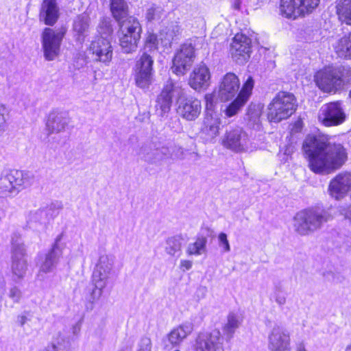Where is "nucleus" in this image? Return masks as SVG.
I'll return each mask as SVG.
<instances>
[{"instance_id": "5", "label": "nucleus", "mask_w": 351, "mask_h": 351, "mask_svg": "<svg viewBox=\"0 0 351 351\" xmlns=\"http://www.w3.org/2000/svg\"><path fill=\"white\" fill-rule=\"evenodd\" d=\"M32 176L23 171L7 169L0 174V197H14L32 184Z\"/></svg>"}, {"instance_id": "53", "label": "nucleus", "mask_w": 351, "mask_h": 351, "mask_svg": "<svg viewBox=\"0 0 351 351\" xmlns=\"http://www.w3.org/2000/svg\"><path fill=\"white\" fill-rule=\"evenodd\" d=\"M181 33V29L180 27L178 24H173L168 29L167 34L169 35V36L171 37L172 39H173L174 37L178 36Z\"/></svg>"}, {"instance_id": "2", "label": "nucleus", "mask_w": 351, "mask_h": 351, "mask_svg": "<svg viewBox=\"0 0 351 351\" xmlns=\"http://www.w3.org/2000/svg\"><path fill=\"white\" fill-rule=\"evenodd\" d=\"M114 263L112 255H101L93 274V285L85 291L86 308L92 310L94 304L102 295L103 289L108 283Z\"/></svg>"}, {"instance_id": "57", "label": "nucleus", "mask_w": 351, "mask_h": 351, "mask_svg": "<svg viewBox=\"0 0 351 351\" xmlns=\"http://www.w3.org/2000/svg\"><path fill=\"white\" fill-rule=\"evenodd\" d=\"M295 351H306L305 344L303 341L296 343Z\"/></svg>"}, {"instance_id": "48", "label": "nucleus", "mask_w": 351, "mask_h": 351, "mask_svg": "<svg viewBox=\"0 0 351 351\" xmlns=\"http://www.w3.org/2000/svg\"><path fill=\"white\" fill-rule=\"evenodd\" d=\"M6 108L4 105L0 104V137L3 134L7 128L5 114Z\"/></svg>"}, {"instance_id": "11", "label": "nucleus", "mask_w": 351, "mask_h": 351, "mask_svg": "<svg viewBox=\"0 0 351 351\" xmlns=\"http://www.w3.org/2000/svg\"><path fill=\"white\" fill-rule=\"evenodd\" d=\"M319 3V0H281L280 10L286 17L295 19L311 12Z\"/></svg>"}, {"instance_id": "49", "label": "nucleus", "mask_w": 351, "mask_h": 351, "mask_svg": "<svg viewBox=\"0 0 351 351\" xmlns=\"http://www.w3.org/2000/svg\"><path fill=\"white\" fill-rule=\"evenodd\" d=\"M8 296L14 302L18 303L22 297V292L17 286H13L9 291Z\"/></svg>"}, {"instance_id": "54", "label": "nucleus", "mask_w": 351, "mask_h": 351, "mask_svg": "<svg viewBox=\"0 0 351 351\" xmlns=\"http://www.w3.org/2000/svg\"><path fill=\"white\" fill-rule=\"evenodd\" d=\"M170 143L171 142L167 143L164 145L160 144V147L161 149V151L165 156V159H169L170 156Z\"/></svg>"}, {"instance_id": "63", "label": "nucleus", "mask_w": 351, "mask_h": 351, "mask_svg": "<svg viewBox=\"0 0 351 351\" xmlns=\"http://www.w3.org/2000/svg\"><path fill=\"white\" fill-rule=\"evenodd\" d=\"M20 239V237L19 236H16V239Z\"/></svg>"}, {"instance_id": "16", "label": "nucleus", "mask_w": 351, "mask_h": 351, "mask_svg": "<svg viewBox=\"0 0 351 351\" xmlns=\"http://www.w3.org/2000/svg\"><path fill=\"white\" fill-rule=\"evenodd\" d=\"M62 246L63 243H55L52 249L41 258L37 275L38 280H44L47 274L55 270L63 253Z\"/></svg>"}, {"instance_id": "58", "label": "nucleus", "mask_w": 351, "mask_h": 351, "mask_svg": "<svg viewBox=\"0 0 351 351\" xmlns=\"http://www.w3.org/2000/svg\"><path fill=\"white\" fill-rule=\"evenodd\" d=\"M219 241H228L227 235L223 232H221L218 237Z\"/></svg>"}, {"instance_id": "35", "label": "nucleus", "mask_w": 351, "mask_h": 351, "mask_svg": "<svg viewBox=\"0 0 351 351\" xmlns=\"http://www.w3.org/2000/svg\"><path fill=\"white\" fill-rule=\"evenodd\" d=\"M153 64L154 59L151 54L144 51L136 61L134 70L154 73Z\"/></svg>"}, {"instance_id": "12", "label": "nucleus", "mask_w": 351, "mask_h": 351, "mask_svg": "<svg viewBox=\"0 0 351 351\" xmlns=\"http://www.w3.org/2000/svg\"><path fill=\"white\" fill-rule=\"evenodd\" d=\"M341 105L340 101L323 105L319 111V121L327 127L341 124L346 118Z\"/></svg>"}, {"instance_id": "6", "label": "nucleus", "mask_w": 351, "mask_h": 351, "mask_svg": "<svg viewBox=\"0 0 351 351\" xmlns=\"http://www.w3.org/2000/svg\"><path fill=\"white\" fill-rule=\"evenodd\" d=\"M298 107L295 97L288 92H279L267 106V119L278 123L291 117Z\"/></svg>"}, {"instance_id": "61", "label": "nucleus", "mask_w": 351, "mask_h": 351, "mask_svg": "<svg viewBox=\"0 0 351 351\" xmlns=\"http://www.w3.org/2000/svg\"><path fill=\"white\" fill-rule=\"evenodd\" d=\"M25 319H26V318L25 317H21V324L22 326L25 324Z\"/></svg>"}, {"instance_id": "9", "label": "nucleus", "mask_w": 351, "mask_h": 351, "mask_svg": "<svg viewBox=\"0 0 351 351\" xmlns=\"http://www.w3.org/2000/svg\"><path fill=\"white\" fill-rule=\"evenodd\" d=\"M184 95L182 82L169 80L156 99V108L159 115L162 117L169 111L173 98L177 99L179 104L180 100L184 99Z\"/></svg>"}, {"instance_id": "7", "label": "nucleus", "mask_w": 351, "mask_h": 351, "mask_svg": "<svg viewBox=\"0 0 351 351\" xmlns=\"http://www.w3.org/2000/svg\"><path fill=\"white\" fill-rule=\"evenodd\" d=\"M240 80L234 73H227L221 79L217 91L213 94H208L205 96L206 108L211 110L215 103V97L217 96L221 101L231 100L238 95L240 88Z\"/></svg>"}, {"instance_id": "39", "label": "nucleus", "mask_w": 351, "mask_h": 351, "mask_svg": "<svg viewBox=\"0 0 351 351\" xmlns=\"http://www.w3.org/2000/svg\"><path fill=\"white\" fill-rule=\"evenodd\" d=\"M119 45L124 53H132L137 49V45L139 40H134L133 36L125 35H119Z\"/></svg>"}, {"instance_id": "15", "label": "nucleus", "mask_w": 351, "mask_h": 351, "mask_svg": "<svg viewBox=\"0 0 351 351\" xmlns=\"http://www.w3.org/2000/svg\"><path fill=\"white\" fill-rule=\"evenodd\" d=\"M11 271L12 280L16 282L23 280L26 275L27 263L23 243H14L12 247Z\"/></svg>"}, {"instance_id": "64", "label": "nucleus", "mask_w": 351, "mask_h": 351, "mask_svg": "<svg viewBox=\"0 0 351 351\" xmlns=\"http://www.w3.org/2000/svg\"><path fill=\"white\" fill-rule=\"evenodd\" d=\"M175 351H180V350H175Z\"/></svg>"}, {"instance_id": "41", "label": "nucleus", "mask_w": 351, "mask_h": 351, "mask_svg": "<svg viewBox=\"0 0 351 351\" xmlns=\"http://www.w3.org/2000/svg\"><path fill=\"white\" fill-rule=\"evenodd\" d=\"M170 154L169 159L183 160L185 158V150L181 146L171 142Z\"/></svg>"}, {"instance_id": "23", "label": "nucleus", "mask_w": 351, "mask_h": 351, "mask_svg": "<svg viewBox=\"0 0 351 351\" xmlns=\"http://www.w3.org/2000/svg\"><path fill=\"white\" fill-rule=\"evenodd\" d=\"M89 49L96 61L108 64L112 60V45L110 42L104 36L92 41Z\"/></svg>"}, {"instance_id": "56", "label": "nucleus", "mask_w": 351, "mask_h": 351, "mask_svg": "<svg viewBox=\"0 0 351 351\" xmlns=\"http://www.w3.org/2000/svg\"><path fill=\"white\" fill-rule=\"evenodd\" d=\"M81 325L82 323L79 321L72 326L71 330L73 336H77L79 335L81 330Z\"/></svg>"}, {"instance_id": "31", "label": "nucleus", "mask_w": 351, "mask_h": 351, "mask_svg": "<svg viewBox=\"0 0 351 351\" xmlns=\"http://www.w3.org/2000/svg\"><path fill=\"white\" fill-rule=\"evenodd\" d=\"M333 47L339 57L351 59V32L338 39Z\"/></svg>"}, {"instance_id": "27", "label": "nucleus", "mask_w": 351, "mask_h": 351, "mask_svg": "<svg viewBox=\"0 0 351 351\" xmlns=\"http://www.w3.org/2000/svg\"><path fill=\"white\" fill-rule=\"evenodd\" d=\"M119 23V35H125V34L133 36L134 40H140L142 29L138 21L136 18L129 16Z\"/></svg>"}, {"instance_id": "32", "label": "nucleus", "mask_w": 351, "mask_h": 351, "mask_svg": "<svg viewBox=\"0 0 351 351\" xmlns=\"http://www.w3.org/2000/svg\"><path fill=\"white\" fill-rule=\"evenodd\" d=\"M336 8L339 19L351 25V0H337Z\"/></svg>"}, {"instance_id": "14", "label": "nucleus", "mask_w": 351, "mask_h": 351, "mask_svg": "<svg viewBox=\"0 0 351 351\" xmlns=\"http://www.w3.org/2000/svg\"><path fill=\"white\" fill-rule=\"evenodd\" d=\"M222 145L233 152H244L249 149L247 135L240 128L227 130L222 138Z\"/></svg>"}, {"instance_id": "10", "label": "nucleus", "mask_w": 351, "mask_h": 351, "mask_svg": "<svg viewBox=\"0 0 351 351\" xmlns=\"http://www.w3.org/2000/svg\"><path fill=\"white\" fill-rule=\"evenodd\" d=\"M53 206V205L51 204L49 206L30 211L27 217L25 228L38 235L45 233L50 221L53 217L51 213Z\"/></svg>"}, {"instance_id": "21", "label": "nucleus", "mask_w": 351, "mask_h": 351, "mask_svg": "<svg viewBox=\"0 0 351 351\" xmlns=\"http://www.w3.org/2000/svg\"><path fill=\"white\" fill-rule=\"evenodd\" d=\"M221 120L213 112L205 115L199 130V137L205 143H215L219 134Z\"/></svg>"}, {"instance_id": "42", "label": "nucleus", "mask_w": 351, "mask_h": 351, "mask_svg": "<svg viewBox=\"0 0 351 351\" xmlns=\"http://www.w3.org/2000/svg\"><path fill=\"white\" fill-rule=\"evenodd\" d=\"M273 298H274L276 302L280 306L284 305L286 303V294L280 283L275 285Z\"/></svg>"}, {"instance_id": "13", "label": "nucleus", "mask_w": 351, "mask_h": 351, "mask_svg": "<svg viewBox=\"0 0 351 351\" xmlns=\"http://www.w3.org/2000/svg\"><path fill=\"white\" fill-rule=\"evenodd\" d=\"M195 59V49L191 43L183 44L173 60V72L183 75L190 69Z\"/></svg>"}, {"instance_id": "33", "label": "nucleus", "mask_w": 351, "mask_h": 351, "mask_svg": "<svg viewBox=\"0 0 351 351\" xmlns=\"http://www.w3.org/2000/svg\"><path fill=\"white\" fill-rule=\"evenodd\" d=\"M241 320L237 315L231 313L228 316V322L223 328L227 341L230 340L235 330L239 327Z\"/></svg>"}, {"instance_id": "45", "label": "nucleus", "mask_w": 351, "mask_h": 351, "mask_svg": "<svg viewBox=\"0 0 351 351\" xmlns=\"http://www.w3.org/2000/svg\"><path fill=\"white\" fill-rule=\"evenodd\" d=\"M162 14V9L160 6L152 5L147 9L146 12V19L151 21L152 20L159 19Z\"/></svg>"}, {"instance_id": "38", "label": "nucleus", "mask_w": 351, "mask_h": 351, "mask_svg": "<svg viewBox=\"0 0 351 351\" xmlns=\"http://www.w3.org/2000/svg\"><path fill=\"white\" fill-rule=\"evenodd\" d=\"M263 105L259 104H251L247 109L249 121L252 122L253 127H259L261 123V116L263 112Z\"/></svg>"}, {"instance_id": "22", "label": "nucleus", "mask_w": 351, "mask_h": 351, "mask_svg": "<svg viewBox=\"0 0 351 351\" xmlns=\"http://www.w3.org/2000/svg\"><path fill=\"white\" fill-rule=\"evenodd\" d=\"M351 190V173L342 172L337 175L330 182V195L339 199L344 197Z\"/></svg>"}, {"instance_id": "4", "label": "nucleus", "mask_w": 351, "mask_h": 351, "mask_svg": "<svg viewBox=\"0 0 351 351\" xmlns=\"http://www.w3.org/2000/svg\"><path fill=\"white\" fill-rule=\"evenodd\" d=\"M330 217L328 212L323 209H304L293 217V228L300 235H309L320 229Z\"/></svg>"}, {"instance_id": "51", "label": "nucleus", "mask_w": 351, "mask_h": 351, "mask_svg": "<svg viewBox=\"0 0 351 351\" xmlns=\"http://www.w3.org/2000/svg\"><path fill=\"white\" fill-rule=\"evenodd\" d=\"M138 346H139V348H138V351H151V349H152L151 339L146 337L141 338Z\"/></svg>"}, {"instance_id": "19", "label": "nucleus", "mask_w": 351, "mask_h": 351, "mask_svg": "<svg viewBox=\"0 0 351 351\" xmlns=\"http://www.w3.org/2000/svg\"><path fill=\"white\" fill-rule=\"evenodd\" d=\"M290 334L280 326H275L268 337L269 351H291Z\"/></svg>"}, {"instance_id": "25", "label": "nucleus", "mask_w": 351, "mask_h": 351, "mask_svg": "<svg viewBox=\"0 0 351 351\" xmlns=\"http://www.w3.org/2000/svg\"><path fill=\"white\" fill-rule=\"evenodd\" d=\"M210 73L205 64L195 67L190 75L189 84L190 86L197 91L206 89L210 85Z\"/></svg>"}, {"instance_id": "52", "label": "nucleus", "mask_w": 351, "mask_h": 351, "mask_svg": "<svg viewBox=\"0 0 351 351\" xmlns=\"http://www.w3.org/2000/svg\"><path fill=\"white\" fill-rule=\"evenodd\" d=\"M201 234L202 237V241H206L208 239L213 240L215 239V237L213 230L208 227L202 228Z\"/></svg>"}, {"instance_id": "26", "label": "nucleus", "mask_w": 351, "mask_h": 351, "mask_svg": "<svg viewBox=\"0 0 351 351\" xmlns=\"http://www.w3.org/2000/svg\"><path fill=\"white\" fill-rule=\"evenodd\" d=\"M59 16L60 10L56 0H43L40 9V21L47 25L53 26Z\"/></svg>"}, {"instance_id": "46", "label": "nucleus", "mask_w": 351, "mask_h": 351, "mask_svg": "<svg viewBox=\"0 0 351 351\" xmlns=\"http://www.w3.org/2000/svg\"><path fill=\"white\" fill-rule=\"evenodd\" d=\"M152 164H156L160 161L165 160V156L160 147V143L155 142L154 147V153L152 157Z\"/></svg>"}, {"instance_id": "28", "label": "nucleus", "mask_w": 351, "mask_h": 351, "mask_svg": "<svg viewBox=\"0 0 351 351\" xmlns=\"http://www.w3.org/2000/svg\"><path fill=\"white\" fill-rule=\"evenodd\" d=\"M68 124V119L63 112H52L49 114L46 128L49 133L63 131Z\"/></svg>"}, {"instance_id": "60", "label": "nucleus", "mask_w": 351, "mask_h": 351, "mask_svg": "<svg viewBox=\"0 0 351 351\" xmlns=\"http://www.w3.org/2000/svg\"><path fill=\"white\" fill-rule=\"evenodd\" d=\"M241 3V0H234L233 5L234 9L239 10L240 8Z\"/></svg>"}, {"instance_id": "44", "label": "nucleus", "mask_w": 351, "mask_h": 351, "mask_svg": "<svg viewBox=\"0 0 351 351\" xmlns=\"http://www.w3.org/2000/svg\"><path fill=\"white\" fill-rule=\"evenodd\" d=\"M158 45L157 36L154 34H149L145 40V51L150 53L154 51Z\"/></svg>"}, {"instance_id": "18", "label": "nucleus", "mask_w": 351, "mask_h": 351, "mask_svg": "<svg viewBox=\"0 0 351 351\" xmlns=\"http://www.w3.org/2000/svg\"><path fill=\"white\" fill-rule=\"evenodd\" d=\"M195 351H223V338L218 330L199 333L196 339Z\"/></svg>"}, {"instance_id": "47", "label": "nucleus", "mask_w": 351, "mask_h": 351, "mask_svg": "<svg viewBox=\"0 0 351 351\" xmlns=\"http://www.w3.org/2000/svg\"><path fill=\"white\" fill-rule=\"evenodd\" d=\"M99 32L102 34L101 36H108L112 33V28L110 21L108 19L103 20L99 24Z\"/></svg>"}, {"instance_id": "40", "label": "nucleus", "mask_w": 351, "mask_h": 351, "mask_svg": "<svg viewBox=\"0 0 351 351\" xmlns=\"http://www.w3.org/2000/svg\"><path fill=\"white\" fill-rule=\"evenodd\" d=\"M154 143L155 142H147L141 145L137 152V154L141 159L151 163L152 154L154 153Z\"/></svg>"}, {"instance_id": "20", "label": "nucleus", "mask_w": 351, "mask_h": 351, "mask_svg": "<svg viewBox=\"0 0 351 351\" xmlns=\"http://www.w3.org/2000/svg\"><path fill=\"white\" fill-rule=\"evenodd\" d=\"M230 53L237 62H246L250 56L251 39L243 34H236L230 45Z\"/></svg>"}, {"instance_id": "43", "label": "nucleus", "mask_w": 351, "mask_h": 351, "mask_svg": "<svg viewBox=\"0 0 351 351\" xmlns=\"http://www.w3.org/2000/svg\"><path fill=\"white\" fill-rule=\"evenodd\" d=\"M206 243H191L187 252L190 255H201L206 252Z\"/></svg>"}, {"instance_id": "55", "label": "nucleus", "mask_w": 351, "mask_h": 351, "mask_svg": "<svg viewBox=\"0 0 351 351\" xmlns=\"http://www.w3.org/2000/svg\"><path fill=\"white\" fill-rule=\"evenodd\" d=\"M192 265H193V263L191 261H187V260H181L180 261V269L182 270L183 271L189 270L192 267Z\"/></svg>"}, {"instance_id": "59", "label": "nucleus", "mask_w": 351, "mask_h": 351, "mask_svg": "<svg viewBox=\"0 0 351 351\" xmlns=\"http://www.w3.org/2000/svg\"><path fill=\"white\" fill-rule=\"evenodd\" d=\"M222 243V248L224 252H228L230 250V245L229 243Z\"/></svg>"}, {"instance_id": "37", "label": "nucleus", "mask_w": 351, "mask_h": 351, "mask_svg": "<svg viewBox=\"0 0 351 351\" xmlns=\"http://www.w3.org/2000/svg\"><path fill=\"white\" fill-rule=\"evenodd\" d=\"M70 346V337L60 333L51 345L47 346L43 351H68Z\"/></svg>"}, {"instance_id": "17", "label": "nucleus", "mask_w": 351, "mask_h": 351, "mask_svg": "<svg viewBox=\"0 0 351 351\" xmlns=\"http://www.w3.org/2000/svg\"><path fill=\"white\" fill-rule=\"evenodd\" d=\"M254 86V80L252 76H248L243 83L237 97L224 110L226 117H231L237 114L249 100L252 89Z\"/></svg>"}, {"instance_id": "50", "label": "nucleus", "mask_w": 351, "mask_h": 351, "mask_svg": "<svg viewBox=\"0 0 351 351\" xmlns=\"http://www.w3.org/2000/svg\"><path fill=\"white\" fill-rule=\"evenodd\" d=\"M167 252L171 255L176 256L179 253L180 250V243H167V246H166Z\"/></svg>"}, {"instance_id": "34", "label": "nucleus", "mask_w": 351, "mask_h": 351, "mask_svg": "<svg viewBox=\"0 0 351 351\" xmlns=\"http://www.w3.org/2000/svg\"><path fill=\"white\" fill-rule=\"evenodd\" d=\"M110 9L114 18L119 23L128 18V7L124 0H112Z\"/></svg>"}, {"instance_id": "1", "label": "nucleus", "mask_w": 351, "mask_h": 351, "mask_svg": "<svg viewBox=\"0 0 351 351\" xmlns=\"http://www.w3.org/2000/svg\"><path fill=\"white\" fill-rule=\"evenodd\" d=\"M304 152L310 169L315 173L329 174L339 169L348 160L346 149L341 143H332L324 136L306 137Z\"/></svg>"}, {"instance_id": "8", "label": "nucleus", "mask_w": 351, "mask_h": 351, "mask_svg": "<svg viewBox=\"0 0 351 351\" xmlns=\"http://www.w3.org/2000/svg\"><path fill=\"white\" fill-rule=\"evenodd\" d=\"M66 32V29L64 27L57 29L45 27L43 29L41 43L44 57L47 60H53L59 55L60 45Z\"/></svg>"}, {"instance_id": "3", "label": "nucleus", "mask_w": 351, "mask_h": 351, "mask_svg": "<svg viewBox=\"0 0 351 351\" xmlns=\"http://www.w3.org/2000/svg\"><path fill=\"white\" fill-rule=\"evenodd\" d=\"M315 81L324 92H336L351 82V69L343 66L326 67L315 74Z\"/></svg>"}, {"instance_id": "36", "label": "nucleus", "mask_w": 351, "mask_h": 351, "mask_svg": "<svg viewBox=\"0 0 351 351\" xmlns=\"http://www.w3.org/2000/svg\"><path fill=\"white\" fill-rule=\"evenodd\" d=\"M134 77L136 86L147 90L154 82V73L134 70Z\"/></svg>"}, {"instance_id": "24", "label": "nucleus", "mask_w": 351, "mask_h": 351, "mask_svg": "<svg viewBox=\"0 0 351 351\" xmlns=\"http://www.w3.org/2000/svg\"><path fill=\"white\" fill-rule=\"evenodd\" d=\"M202 111L201 101L193 97L180 100L178 104V112L188 121L195 120Z\"/></svg>"}, {"instance_id": "30", "label": "nucleus", "mask_w": 351, "mask_h": 351, "mask_svg": "<svg viewBox=\"0 0 351 351\" xmlns=\"http://www.w3.org/2000/svg\"><path fill=\"white\" fill-rule=\"evenodd\" d=\"M89 28V17L85 14H81L76 17L73 23V30L76 34L77 40L80 43L84 40Z\"/></svg>"}, {"instance_id": "29", "label": "nucleus", "mask_w": 351, "mask_h": 351, "mask_svg": "<svg viewBox=\"0 0 351 351\" xmlns=\"http://www.w3.org/2000/svg\"><path fill=\"white\" fill-rule=\"evenodd\" d=\"M193 330V325L190 322H185L173 328L168 335V340L173 346H178Z\"/></svg>"}, {"instance_id": "62", "label": "nucleus", "mask_w": 351, "mask_h": 351, "mask_svg": "<svg viewBox=\"0 0 351 351\" xmlns=\"http://www.w3.org/2000/svg\"><path fill=\"white\" fill-rule=\"evenodd\" d=\"M62 239V235H60L56 239L55 241H59L60 240H61Z\"/></svg>"}]
</instances>
